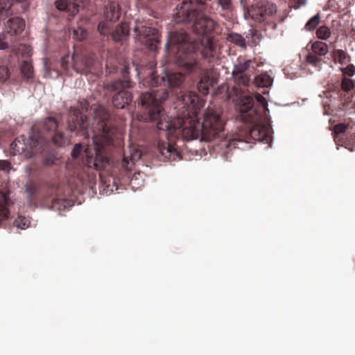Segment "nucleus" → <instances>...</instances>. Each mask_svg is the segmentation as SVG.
Wrapping results in <instances>:
<instances>
[{
	"instance_id": "a19ab883",
	"label": "nucleus",
	"mask_w": 355,
	"mask_h": 355,
	"mask_svg": "<svg viewBox=\"0 0 355 355\" xmlns=\"http://www.w3.org/2000/svg\"><path fill=\"white\" fill-rule=\"evenodd\" d=\"M340 145H341V146H345L347 148V146H346V145H347L346 141H342V143L340 144Z\"/></svg>"
},
{
	"instance_id": "79ce46f5",
	"label": "nucleus",
	"mask_w": 355,
	"mask_h": 355,
	"mask_svg": "<svg viewBox=\"0 0 355 355\" xmlns=\"http://www.w3.org/2000/svg\"><path fill=\"white\" fill-rule=\"evenodd\" d=\"M26 0H16L17 2H24Z\"/></svg>"
},
{
	"instance_id": "473e14b6",
	"label": "nucleus",
	"mask_w": 355,
	"mask_h": 355,
	"mask_svg": "<svg viewBox=\"0 0 355 355\" xmlns=\"http://www.w3.org/2000/svg\"><path fill=\"white\" fill-rule=\"evenodd\" d=\"M217 3L223 10L230 11L232 9V0H217Z\"/></svg>"
},
{
	"instance_id": "c9c22d12",
	"label": "nucleus",
	"mask_w": 355,
	"mask_h": 355,
	"mask_svg": "<svg viewBox=\"0 0 355 355\" xmlns=\"http://www.w3.org/2000/svg\"><path fill=\"white\" fill-rule=\"evenodd\" d=\"M9 77L8 69L6 67H0V81H5Z\"/></svg>"
},
{
	"instance_id": "c756f323",
	"label": "nucleus",
	"mask_w": 355,
	"mask_h": 355,
	"mask_svg": "<svg viewBox=\"0 0 355 355\" xmlns=\"http://www.w3.org/2000/svg\"><path fill=\"white\" fill-rule=\"evenodd\" d=\"M29 220L23 216H19L14 221V225L17 228L24 230L28 227Z\"/></svg>"
},
{
	"instance_id": "58836bf2",
	"label": "nucleus",
	"mask_w": 355,
	"mask_h": 355,
	"mask_svg": "<svg viewBox=\"0 0 355 355\" xmlns=\"http://www.w3.org/2000/svg\"><path fill=\"white\" fill-rule=\"evenodd\" d=\"M44 164L47 166H51L55 164V159L53 156L49 155L44 158Z\"/></svg>"
},
{
	"instance_id": "f704fd0d",
	"label": "nucleus",
	"mask_w": 355,
	"mask_h": 355,
	"mask_svg": "<svg viewBox=\"0 0 355 355\" xmlns=\"http://www.w3.org/2000/svg\"><path fill=\"white\" fill-rule=\"evenodd\" d=\"M342 71L345 75L353 76L355 73V67L354 64H349L345 68L343 69Z\"/></svg>"
},
{
	"instance_id": "f257e3e1",
	"label": "nucleus",
	"mask_w": 355,
	"mask_h": 355,
	"mask_svg": "<svg viewBox=\"0 0 355 355\" xmlns=\"http://www.w3.org/2000/svg\"><path fill=\"white\" fill-rule=\"evenodd\" d=\"M184 80L181 72H164L159 77L153 72L150 77V86L163 85L156 91L145 92L140 96L139 104L142 108L141 119L146 121H157V128L166 131L168 142L159 141L158 150L166 159L174 161L180 159V153L173 146L175 139L190 141L200 138L201 141H211L218 140V144L222 155L228 159L230 153L235 149L239 143H250V140L269 144L272 141L270 128L262 123H257L260 116L254 107V98L245 95L241 89L234 87L233 89L238 96L237 109L239 114L237 119L254 125L245 131L228 136L225 132V121L220 110L208 107L202 114V121L198 116L200 108L205 102L196 92H187L179 97V102L184 110L181 116L171 119L166 116L162 103L167 99L168 92L165 87H178Z\"/></svg>"
},
{
	"instance_id": "b1692460",
	"label": "nucleus",
	"mask_w": 355,
	"mask_h": 355,
	"mask_svg": "<svg viewBox=\"0 0 355 355\" xmlns=\"http://www.w3.org/2000/svg\"><path fill=\"white\" fill-rule=\"evenodd\" d=\"M70 60H71L73 62V68L76 70L79 71V69L77 67V65H78L77 56L76 55H73L71 58H70V56L69 55H67L62 57L61 58V61H60L62 67L64 69H68L69 64H70Z\"/></svg>"
},
{
	"instance_id": "2f4dec72",
	"label": "nucleus",
	"mask_w": 355,
	"mask_h": 355,
	"mask_svg": "<svg viewBox=\"0 0 355 355\" xmlns=\"http://www.w3.org/2000/svg\"><path fill=\"white\" fill-rule=\"evenodd\" d=\"M87 36V31L83 28L78 27L73 31V37L81 41L85 40Z\"/></svg>"
},
{
	"instance_id": "2eb2a0df",
	"label": "nucleus",
	"mask_w": 355,
	"mask_h": 355,
	"mask_svg": "<svg viewBox=\"0 0 355 355\" xmlns=\"http://www.w3.org/2000/svg\"><path fill=\"white\" fill-rule=\"evenodd\" d=\"M130 28L126 22H121L112 33V37L115 42L125 40L129 35Z\"/></svg>"
},
{
	"instance_id": "9d476101",
	"label": "nucleus",
	"mask_w": 355,
	"mask_h": 355,
	"mask_svg": "<svg viewBox=\"0 0 355 355\" xmlns=\"http://www.w3.org/2000/svg\"><path fill=\"white\" fill-rule=\"evenodd\" d=\"M219 73L214 67L202 69L199 75V81L197 83L198 91L203 95L209 93V89L217 84Z\"/></svg>"
},
{
	"instance_id": "37998d69",
	"label": "nucleus",
	"mask_w": 355,
	"mask_h": 355,
	"mask_svg": "<svg viewBox=\"0 0 355 355\" xmlns=\"http://www.w3.org/2000/svg\"><path fill=\"white\" fill-rule=\"evenodd\" d=\"M133 181H134V178H132L131 179V180H130V183H131V184H132Z\"/></svg>"
},
{
	"instance_id": "72a5a7b5",
	"label": "nucleus",
	"mask_w": 355,
	"mask_h": 355,
	"mask_svg": "<svg viewBox=\"0 0 355 355\" xmlns=\"http://www.w3.org/2000/svg\"><path fill=\"white\" fill-rule=\"evenodd\" d=\"M82 150H83L82 145L80 144H76L74 146V148H73V150L71 151V157L73 159L78 158L80 155Z\"/></svg>"
},
{
	"instance_id": "39448f33",
	"label": "nucleus",
	"mask_w": 355,
	"mask_h": 355,
	"mask_svg": "<svg viewBox=\"0 0 355 355\" xmlns=\"http://www.w3.org/2000/svg\"><path fill=\"white\" fill-rule=\"evenodd\" d=\"M123 80H116L107 85V89L112 92H116L112 97L113 105L118 109H123L132 100L130 92L125 90V88L132 87V83L129 79L128 67L124 66L121 71Z\"/></svg>"
},
{
	"instance_id": "cd10ccee",
	"label": "nucleus",
	"mask_w": 355,
	"mask_h": 355,
	"mask_svg": "<svg viewBox=\"0 0 355 355\" xmlns=\"http://www.w3.org/2000/svg\"><path fill=\"white\" fill-rule=\"evenodd\" d=\"M21 71L26 78H31L33 76V67L28 61H24L21 65Z\"/></svg>"
},
{
	"instance_id": "7c9ffc66",
	"label": "nucleus",
	"mask_w": 355,
	"mask_h": 355,
	"mask_svg": "<svg viewBox=\"0 0 355 355\" xmlns=\"http://www.w3.org/2000/svg\"><path fill=\"white\" fill-rule=\"evenodd\" d=\"M52 207L57 208L58 209H64L69 205V202L66 200H62L59 198H53L51 200Z\"/></svg>"
},
{
	"instance_id": "1a4fd4ad",
	"label": "nucleus",
	"mask_w": 355,
	"mask_h": 355,
	"mask_svg": "<svg viewBox=\"0 0 355 355\" xmlns=\"http://www.w3.org/2000/svg\"><path fill=\"white\" fill-rule=\"evenodd\" d=\"M277 11L275 3L270 1H260L249 10L251 18L257 22H268Z\"/></svg>"
},
{
	"instance_id": "bb28decb",
	"label": "nucleus",
	"mask_w": 355,
	"mask_h": 355,
	"mask_svg": "<svg viewBox=\"0 0 355 355\" xmlns=\"http://www.w3.org/2000/svg\"><path fill=\"white\" fill-rule=\"evenodd\" d=\"M82 64H83V68L80 70V73L91 72L92 67L94 64L93 55L84 56L82 59Z\"/></svg>"
},
{
	"instance_id": "f8f14e48",
	"label": "nucleus",
	"mask_w": 355,
	"mask_h": 355,
	"mask_svg": "<svg viewBox=\"0 0 355 355\" xmlns=\"http://www.w3.org/2000/svg\"><path fill=\"white\" fill-rule=\"evenodd\" d=\"M121 8L117 1L109 0L104 8V17L110 22H115L120 18Z\"/></svg>"
},
{
	"instance_id": "4be33fe9",
	"label": "nucleus",
	"mask_w": 355,
	"mask_h": 355,
	"mask_svg": "<svg viewBox=\"0 0 355 355\" xmlns=\"http://www.w3.org/2000/svg\"><path fill=\"white\" fill-rule=\"evenodd\" d=\"M14 0H0V17H8L11 14L10 8Z\"/></svg>"
},
{
	"instance_id": "9b49d317",
	"label": "nucleus",
	"mask_w": 355,
	"mask_h": 355,
	"mask_svg": "<svg viewBox=\"0 0 355 355\" xmlns=\"http://www.w3.org/2000/svg\"><path fill=\"white\" fill-rule=\"evenodd\" d=\"M55 6L60 11L75 15L79 12L80 8L83 6V3L82 0H56Z\"/></svg>"
},
{
	"instance_id": "aec40b11",
	"label": "nucleus",
	"mask_w": 355,
	"mask_h": 355,
	"mask_svg": "<svg viewBox=\"0 0 355 355\" xmlns=\"http://www.w3.org/2000/svg\"><path fill=\"white\" fill-rule=\"evenodd\" d=\"M227 41L234 44L235 45L241 47V48H245L246 47V42L244 37L236 33H228L226 36Z\"/></svg>"
},
{
	"instance_id": "5701e85b",
	"label": "nucleus",
	"mask_w": 355,
	"mask_h": 355,
	"mask_svg": "<svg viewBox=\"0 0 355 355\" xmlns=\"http://www.w3.org/2000/svg\"><path fill=\"white\" fill-rule=\"evenodd\" d=\"M306 61L309 64L314 67L320 68L322 63V58L311 51L306 56Z\"/></svg>"
},
{
	"instance_id": "dca6fc26",
	"label": "nucleus",
	"mask_w": 355,
	"mask_h": 355,
	"mask_svg": "<svg viewBox=\"0 0 355 355\" xmlns=\"http://www.w3.org/2000/svg\"><path fill=\"white\" fill-rule=\"evenodd\" d=\"M9 201L8 196L0 191V221L8 218L9 211L6 207Z\"/></svg>"
},
{
	"instance_id": "ea45409f",
	"label": "nucleus",
	"mask_w": 355,
	"mask_h": 355,
	"mask_svg": "<svg viewBox=\"0 0 355 355\" xmlns=\"http://www.w3.org/2000/svg\"><path fill=\"white\" fill-rule=\"evenodd\" d=\"M294 6L293 8L295 9L299 8L300 7L304 6L306 4V0H292Z\"/></svg>"
},
{
	"instance_id": "0eeeda50",
	"label": "nucleus",
	"mask_w": 355,
	"mask_h": 355,
	"mask_svg": "<svg viewBox=\"0 0 355 355\" xmlns=\"http://www.w3.org/2000/svg\"><path fill=\"white\" fill-rule=\"evenodd\" d=\"M136 42L144 45L150 51H156L160 43V35L155 28L148 27L141 24L134 28Z\"/></svg>"
},
{
	"instance_id": "a211bd4d",
	"label": "nucleus",
	"mask_w": 355,
	"mask_h": 355,
	"mask_svg": "<svg viewBox=\"0 0 355 355\" xmlns=\"http://www.w3.org/2000/svg\"><path fill=\"white\" fill-rule=\"evenodd\" d=\"M311 51L313 53L320 56H324L329 51L327 43L322 41H315L311 44Z\"/></svg>"
},
{
	"instance_id": "e433bc0d",
	"label": "nucleus",
	"mask_w": 355,
	"mask_h": 355,
	"mask_svg": "<svg viewBox=\"0 0 355 355\" xmlns=\"http://www.w3.org/2000/svg\"><path fill=\"white\" fill-rule=\"evenodd\" d=\"M256 100L259 102L264 109L268 110V103L266 99L260 94H257L255 95Z\"/></svg>"
},
{
	"instance_id": "4468645a",
	"label": "nucleus",
	"mask_w": 355,
	"mask_h": 355,
	"mask_svg": "<svg viewBox=\"0 0 355 355\" xmlns=\"http://www.w3.org/2000/svg\"><path fill=\"white\" fill-rule=\"evenodd\" d=\"M25 28L24 20L19 17L10 19L6 25L7 32L12 35H17L21 33Z\"/></svg>"
},
{
	"instance_id": "7ed1b4c3",
	"label": "nucleus",
	"mask_w": 355,
	"mask_h": 355,
	"mask_svg": "<svg viewBox=\"0 0 355 355\" xmlns=\"http://www.w3.org/2000/svg\"><path fill=\"white\" fill-rule=\"evenodd\" d=\"M89 102L83 99L78 103L77 107H71L67 120L68 129L71 132H76L85 138L90 137L89 130L93 133L94 149L87 148L84 150L83 162L88 168L100 170L103 167L107 158L103 155L106 146L113 144L116 128L112 125L110 114L101 105L94 108V123L90 126L88 118L85 112L88 111Z\"/></svg>"
},
{
	"instance_id": "4c0bfd02",
	"label": "nucleus",
	"mask_w": 355,
	"mask_h": 355,
	"mask_svg": "<svg viewBox=\"0 0 355 355\" xmlns=\"http://www.w3.org/2000/svg\"><path fill=\"white\" fill-rule=\"evenodd\" d=\"M10 168V163L9 162L0 160V170L8 171Z\"/></svg>"
},
{
	"instance_id": "6e6552de",
	"label": "nucleus",
	"mask_w": 355,
	"mask_h": 355,
	"mask_svg": "<svg viewBox=\"0 0 355 355\" xmlns=\"http://www.w3.org/2000/svg\"><path fill=\"white\" fill-rule=\"evenodd\" d=\"M254 71L255 68L251 60H239L232 70L233 80L238 86L248 87Z\"/></svg>"
},
{
	"instance_id": "412c9836",
	"label": "nucleus",
	"mask_w": 355,
	"mask_h": 355,
	"mask_svg": "<svg viewBox=\"0 0 355 355\" xmlns=\"http://www.w3.org/2000/svg\"><path fill=\"white\" fill-rule=\"evenodd\" d=\"M349 125L343 123H340L334 126V138L337 144H340V135L345 133L348 128Z\"/></svg>"
},
{
	"instance_id": "6ab92c4d",
	"label": "nucleus",
	"mask_w": 355,
	"mask_h": 355,
	"mask_svg": "<svg viewBox=\"0 0 355 355\" xmlns=\"http://www.w3.org/2000/svg\"><path fill=\"white\" fill-rule=\"evenodd\" d=\"M332 58L334 62H338L342 65L347 64L351 60L350 56L343 49H334L332 51Z\"/></svg>"
},
{
	"instance_id": "c85d7f7f",
	"label": "nucleus",
	"mask_w": 355,
	"mask_h": 355,
	"mask_svg": "<svg viewBox=\"0 0 355 355\" xmlns=\"http://www.w3.org/2000/svg\"><path fill=\"white\" fill-rule=\"evenodd\" d=\"M108 21L105 19L99 22L97 29L101 35H106L110 33L111 28Z\"/></svg>"
},
{
	"instance_id": "393cba45",
	"label": "nucleus",
	"mask_w": 355,
	"mask_h": 355,
	"mask_svg": "<svg viewBox=\"0 0 355 355\" xmlns=\"http://www.w3.org/2000/svg\"><path fill=\"white\" fill-rule=\"evenodd\" d=\"M320 22V14L318 13L312 17L305 24L304 29L307 31H312L319 25Z\"/></svg>"
},
{
	"instance_id": "f3484780",
	"label": "nucleus",
	"mask_w": 355,
	"mask_h": 355,
	"mask_svg": "<svg viewBox=\"0 0 355 355\" xmlns=\"http://www.w3.org/2000/svg\"><path fill=\"white\" fill-rule=\"evenodd\" d=\"M273 82L272 78L268 73H264L255 76L254 83L258 87H269Z\"/></svg>"
},
{
	"instance_id": "f03ea898",
	"label": "nucleus",
	"mask_w": 355,
	"mask_h": 355,
	"mask_svg": "<svg viewBox=\"0 0 355 355\" xmlns=\"http://www.w3.org/2000/svg\"><path fill=\"white\" fill-rule=\"evenodd\" d=\"M206 8L203 0H184L174 10L173 18L176 23L188 24L194 21L193 31L202 36L198 40L192 42L186 31L182 30L172 32L168 36L166 51L178 53L177 64L188 73L196 72L200 68L198 60L199 53L209 63L216 60L212 34L217 31L218 25L204 15Z\"/></svg>"
},
{
	"instance_id": "20e7f679",
	"label": "nucleus",
	"mask_w": 355,
	"mask_h": 355,
	"mask_svg": "<svg viewBox=\"0 0 355 355\" xmlns=\"http://www.w3.org/2000/svg\"><path fill=\"white\" fill-rule=\"evenodd\" d=\"M50 141L60 147L70 142L69 137L58 130V122L53 117L46 118L42 123V129L37 125L33 126L27 142L22 135L16 138L10 146L15 153H24L26 157H32L44 150Z\"/></svg>"
},
{
	"instance_id": "423d86ee",
	"label": "nucleus",
	"mask_w": 355,
	"mask_h": 355,
	"mask_svg": "<svg viewBox=\"0 0 355 355\" xmlns=\"http://www.w3.org/2000/svg\"><path fill=\"white\" fill-rule=\"evenodd\" d=\"M354 81L349 78H343L341 83L342 91H334L333 94L331 95V98L334 100H331V106L334 110H344L348 108H351L353 105L352 103V96L347 93L354 88Z\"/></svg>"
},
{
	"instance_id": "ddd939ff",
	"label": "nucleus",
	"mask_w": 355,
	"mask_h": 355,
	"mask_svg": "<svg viewBox=\"0 0 355 355\" xmlns=\"http://www.w3.org/2000/svg\"><path fill=\"white\" fill-rule=\"evenodd\" d=\"M141 153L137 150H129L125 151L121 162V167L125 171H131L135 161L141 157Z\"/></svg>"
},
{
	"instance_id": "a878e982",
	"label": "nucleus",
	"mask_w": 355,
	"mask_h": 355,
	"mask_svg": "<svg viewBox=\"0 0 355 355\" xmlns=\"http://www.w3.org/2000/svg\"><path fill=\"white\" fill-rule=\"evenodd\" d=\"M316 35L320 40H327L331 37V32L328 26L323 25L316 30Z\"/></svg>"
}]
</instances>
